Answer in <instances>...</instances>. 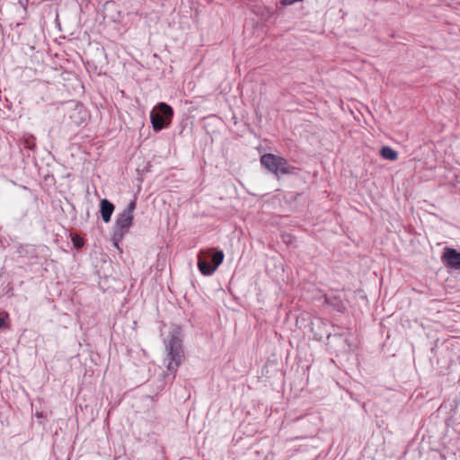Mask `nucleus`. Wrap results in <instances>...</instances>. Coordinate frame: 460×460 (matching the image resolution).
Returning a JSON list of instances; mask_svg holds the SVG:
<instances>
[{
  "label": "nucleus",
  "mask_w": 460,
  "mask_h": 460,
  "mask_svg": "<svg viewBox=\"0 0 460 460\" xmlns=\"http://www.w3.org/2000/svg\"><path fill=\"white\" fill-rule=\"evenodd\" d=\"M164 342L166 352L164 361L167 363V371L174 376L184 358L181 332L178 329L170 332Z\"/></svg>",
  "instance_id": "nucleus-1"
},
{
  "label": "nucleus",
  "mask_w": 460,
  "mask_h": 460,
  "mask_svg": "<svg viewBox=\"0 0 460 460\" xmlns=\"http://www.w3.org/2000/svg\"><path fill=\"white\" fill-rule=\"evenodd\" d=\"M136 208V201H131L128 207L116 218L111 241L117 249H119V243L128 233L133 222V212Z\"/></svg>",
  "instance_id": "nucleus-2"
},
{
  "label": "nucleus",
  "mask_w": 460,
  "mask_h": 460,
  "mask_svg": "<svg viewBox=\"0 0 460 460\" xmlns=\"http://www.w3.org/2000/svg\"><path fill=\"white\" fill-rule=\"evenodd\" d=\"M261 164L277 178L285 174H295L297 171L284 157L270 153L261 156Z\"/></svg>",
  "instance_id": "nucleus-3"
},
{
  "label": "nucleus",
  "mask_w": 460,
  "mask_h": 460,
  "mask_svg": "<svg viewBox=\"0 0 460 460\" xmlns=\"http://www.w3.org/2000/svg\"><path fill=\"white\" fill-rule=\"evenodd\" d=\"M222 251L214 249L200 250L198 254V268L204 276L212 275L224 261Z\"/></svg>",
  "instance_id": "nucleus-4"
},
{
  "label": "nucleus",
  "mask_w": 460,
  "mask_h": 460,
  "mask_svg": "<svg viewBox=\"0 0 460 460\" xmlns=\"http://www.w3.org/2000/svg\"><path fill=\"white\" fill-rule=\"evenodd\" d=\"M173 116L172 108L165 102H159L150 112V121L155 132L169 127Z\"/></svg>",
  "instance_id": "nucleus-5"
},
{
  "label": "nucleus",
  "mask_w": 460,
  "mask_h": 460,
  "mask_svg": "<svg viewBox=\"0 0 460 460\" xmlns=\"http://www.w3.org/2000/svg\"><path fill=\"white\" fill-rule=\"evenodd\" d=\"M441 259L448 268L460 270V252L457 250L446 247Z\"/></svg>",
  "instance_id": "nucleus-6"
},
{
  "label": "nucleus",
  "mask_w": 460,
  "mask_h": 460,
  "mask_svg": "<svg viewBox=\"0 0 460 460\" xmlns=\"http://www.w3.org/2000/svg\"><path fill=\"white\" fill-rule=\"evenodd\" d=\"M114 211V205L108 199H104L100 203V212L102 218L105 223H109Z\"/></svg>",
  "instance_id": "nucleus-7"
},
{
  "label": "nucleus",
  "mask_w": 460,
  "mask_h": 460,
  "mask_svg": "<svg viewBox=\"0 0 460 460\" xmlns=\"http://www.w3.org/2000/svg\"><path fill=\"white\" fill-rule=\"evenodd\" d=\"M380 154L384 159L389 161H395L398 158V153L388 146H383Z\"/></svg>",
  "instance_id": "nucleus-8"
},
{
  "label": "nucleus",
  "mask_w": 460,
  "mask_h": 460,
  "mask_svg": "<svg viewBox=\"0 0 460 460\" xmlns=\"http://www.w3.org/2000/svg\"><path fill=\"white\" fill-rule=\"evenodd\" d=\"M325 302L338 312H342L345 309L342 301L337 296H326Z\"/></svg>",
  "instance_id": "nucleus-9"
},
{
  "label": "nucleus",
  "mask_w": 460,
  "mask_h": 460,
  "mask_svg": "<svg viewBox=\"0 0 460 460\" xmlns=\"http://www.w3.org/2000/svg\"><path fill=\"white\" fill-rule=\"evenodd\" d=\"M73 243L75 248L79 249L84 245V241L76 236L73 238Z\"/></svg>",
  "instance_id": "nucleus-10"
},
{
  "label": "nucleus",
  "mask_w": 460,
  "mask_h": 460,
  "mask_svg": "<svg viewBox=\"0 0 460 460\" xmlns=\"http://www.w3.org/2000/svg\"><path fill=\"white\" fill-rule=\"evenodd\" d=\"M5 326V320L3 317H0V330Z\"/></svg>",
  "instance_id": "nucleus-11"
}]
</instances>
